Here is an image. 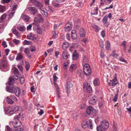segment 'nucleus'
<instances>
[{"label":"nucleus","mask_w":131,"mask_h":131,"mask_svg":"<svg viewBox=\"0 0 131 131\" xmlns=\"http://www.w3.org/2000/svg\"><path fill=\"white\" fill-rule=\"evenodd\" d=\"M27 9L30 11L31 14L34 15L37 12V10L36 7H27Z\"/></svg>","instance_id":"nucleus-16"},{"label":"nucleus","mask_w":131,"mask_h":131,"mask_svg":"<svg viewBox=\"0 0 131 131\" xmlns=\"http://www.w3.org/2000/svg\"><path fill=\"white\" fill-rule=\"evenodd\" d=\"M52 4L55 7H58L60 6V4L58 3H56V2L55 1H53L52 2Z\"/></svg>","instance_id":"nucleus-33"},{"label":"nucleus","mask_w":131,"mask_h":131,"mask_svg":"<svg viewBox=\"0 0 131 131\" xmlns=\"http://www.w3.org/2000/svg\"><path fill=\"white\" fill-rule=\"evenodd\" d=\"M108 82V85L110 86H112V88L114 87L117 84H118V82H115L112 81H110Z\"/></svg>","instance_id":"nucleus-23"},{"label":"nucleus","mask_w":131,"mask_h":131,"mask_svg":"<svg viewBox=\"0 0 131 131\" xmlns=\"http://www.w3.org/2000/svg\"><path fill=\"white\" fill-rule=\"evenodd\" d=\"M25 66L26 70L28 71L30 68L29 64L28 62L26 61L25 62Z\"/></svg>","instance_id":"nucleus-31"},{"label":"nucleus","mask_w":131,"mask_h":131,"mask_svg":"<svg viewBox=\"0 0 131 131\" xmlns=\"http://www.w3.org/2000/svg\"><path fill=\"white\" fill-rule=\"evenodd\" d=\"M13 93H15L16 96L19 97L21 94L20 89L17 86H15L14 90Z\"/></svg>","instance_id":"nucleus-14"},{"label":"nucleus","mask_w":131,"mask_h":131,"mask_svg":"<svg viewBox=\"0 0 131 131\" xmlns=\"http://www.w3.org/2000/svg\"><path fill=\"white\" fill-rule=\"evenodd\" d=\"M7 66V63L5 59H3L0 61V68L5 69Z\"/></svg>","instance_id":"nucleus-10"},{"label":"nucleus","mask_w":131,"mask_h":131,"mask_svg":"<svg viewBox=\"0 0 131 131\" xmlns=\"http://www.w3.org/2000/svg\"><path fill=\"white\" fill-rule=\"evenodd\" d=\"M72 116H73V118L75 119H76L78 116V114L77 113H73Z\"/></svg>","instance_id":"nucleus-56"},{"label":"nucleus","mask_w":131,"mask_h":131,"mask_svg":"<svg viewBox=\"0 0 131 131\" xmlns=\"http://www.w3.org/2000/svg\"><path fill=\"white\" fill-rule=\"evenodd\" d=\"M87 127H90V129H92L93 126L92 124V121L91 120L89 119L87 122Z\"/></svg>","instance_id":"nucleus-25"},{"label":"nucleus","mask_w":131,"mask_h":131,"mask_svg":"<svg viewBox=\"0 0 131 131\" xmlns=\"http://www.w3.org/2000/svg\"><path fill=\"white\" fill-rule=\"evenodd\" d=\"M36 48L35 47H32L30 49V51L31 52H32L36 50Z\"/></svg>","instance_id":"nucleus-64"},{"label":"nucleus","mask_w":131,"mask_h":131,"mask_svg":"<svg viewBox=\"0 0 131 131\" xmlns=\"http://www.w3.org/2000/svg\"><path fill=\"white\" fill-rule=\"evenodd\" d=\"M13 73L15 75V76H17V75L19 74V72L17 69L16 68H15L14 70Z\"/></svg>","instance_id":"nucleus-39"},{"label":"nucleus","mask_w":131,"mask_h":131,"mask_svg":"<svg viewBox=\"0 0 131 131\" xmlns=\"http://www.w3.org/2000/svg\"><path fill=\"white\" fill-rule=\"evenodd\" d=\"M13 42L16 45H17L19 42L20 41L16 39H14L13 40Z\"/></svg>","instance_id":"nucleus-47"},{"label":"nucleus","mask_w":131,"mask_h":131,"mask_svg":"<svg viewBox=\"0 0 131 131\" xmlns=\"http://www.w3.org/2000/svg\"><path fill=\"white\" fill-rule=\"evenodd\" d=\"M40 111L38 112V114L40 115H41L43 113L44 111L42 109L40 110Z\"/></svg>","instance_id":"nucleus-58"},{"label":"nucleus","mask_w":131,"mask_h":131,"mask_svg":"<svg viewBox=\"0 0 131 131\" xmlns=\"http://www.w3.org/2000/svg\"><path fill=\"white\" fill-rule=\"evenodd\" d=\"M14 34L16 36L17 38H19L20 37V34L18 31Z\"/></svg>","instance_id":"nucleus-59"},{"label":"nucleus","mask_w":131,"mask_h":131,"mask_svg":"<svg viewBox=\"0 0 131 131\" xmlns=\"http://www.w3.org/2000/svg\"><path fill=\"white\" fill-rule=\"evenodd\" d=\"M68 65V62H64L63 64V68L65 69H67L68 68L67 66Z\"/></svg>","instance_id":"nucleus-46"},{"label":"nucleus","mask_w":131,"mask_h":131,"mask_svg":"<svg viewBox=\"0 0 131 131\" xmlns=\"http://www.w3.org/2000/svg\"><path fill=\"white\" fill-rule=\"evenodd\" d=\"M17 67L20 71H23V68L21 65H18L17 66Z\"/></svg>","instance_id":"nucleus-60"},{"label":"nucleus","mask_w":131,"mask_h":131,"mask_svg":"<svg viewBox=\"0 0 131 131\" xmlns=\"http://www.w3.org/2000/svg\"><path fill=\"white\" fill-rule=\"evenodd\" d=\"M23 58V56L21 53H19L17 54V55L16 58V59L17 60H20Z\"/></svg>","instance_id":"nucleus-28"},{"label":"nucleus","mask_w":131,"mask_h":131,"mask_svg":"<svg viewBox=\"0 0 131 131\" xmlns=\"http://www.w3.org/2000/svg\"><path fill=\"white\" fill-rule=\"evenodd\" d=\"M27 37L28 39L33 40H35L37 38L36 35L32 33H30L28 34L27 35Z\"/></svg>","instance_id":"nucleus-13"},{"label":"nucleus","mask_w":131,"mask_h":131,"mask_svg":"<svg viewBox=\"0 0 131 131\" xmlns=\"http://www.w3.org/2000/svg\"><path fill=\"white\" fill-rule=\"evenodd\" d=\"M24 79L23 77H21V78H20V82L21 83H23L24 82Z\"/></svg>","instance_id":"nucleus-52"},{"label":"nucleus","mask_w":131,"mask_h":131,"mask_svg":"<svg viewBox=\"0 0 131 131\" xmlns=\"http://www.w3.org/2000/svg\"><path fill=\"white\" fill-rule=\"evenodd\" d=\"M6 129L7 131H12V129L8 125H7L6 127Z\"/></svg>","instance_id":"nucleus-49"},{"label":"nucleus","mask_w":131,"mask_h":131,"mask_svg":"<svg viewBox=\"0 0 131 131\" xmlns=\"http://www.w3.org/2000/svg\"><path fill=\"white\" fill-rule=\"evenodd\" d=\"M79 107L81 109L84 108L85 107V104H81L79 106Z\"/></svg>","instance_id":"nucleus-61"},{"label":"nucleus","mask_w":131,"mask_h":131,"mask_svg":"<svg viewBox=\"0 0 131 131\" xmlns=\"http://www.w3.org/2000/svg\"><path fill=\"white\" fill-rule=\"evenodd\" d=\"M30 49L28 48L25 49L24 52L26 54H28L29 52Z\"/></svg>","instance_id":"nucleus-41"},{"label":"nucleus","mask_w":131,"mask_h":131,"mask_svg":"<svg viewBox=\"0 0 131 131\" xmlns=\"http://www.w3.org/2000/svg\"><path fill=\"white\" fill-rule=\"evenodd\" d=\"M18 79L17 76L10 77L9 78L8 84L9 85H13L15 81Z\"/></svg>","instance_id":"nucleus-8"},{"label":"nucleus","mask_w":131,"mask_h":131,"mask_svg":"<svg viewBox=\"0 0 131 131\" xmlns=\"http://www.w3.org/2000/svg\"><path fill=\"white\" fill-rule=\"evenodd\" d=\"M34 20L36 22L42 23L43 21V19L42 17H35Z\"/></svg>","instance_id":"nucleus-18"},{"label":"nucleus","mask_w":131,"mask_h":131,"mask_svg":"<svg viewBox=\"0 0 131 131\" xmlns=\"http://www.w3.org/2000/svg\"><path fill=\"white\" fill-rule=\"evenodd\" d=\"M117 94H115L114 96V97L113 99V101L114 102L116 101L117 99Z\"/></svg>","instance_id":"nucleus-55"},{"label":"nucleus","mask_w":131,"mask_h":131,"mask_svg":"<svg viewBox=\"0 0 131 131\" xmlns=\"http://www.w3.org/2000/svg\"><path fill=\"white\" fill-rule=\"evenodd\" d=\"M30 1L31 2L35 4V5L36 6L39 7L40 8V12L42 14L46 16L48 15V13L47 12L41 9V7L42 6V5L40 2L36 0H30Z\"/></svg>","instance_id":"nucleus-2"},{"label":"nucleus","mask_w":131,"mask_h":131,"mask_svg":"<svg viewBox=\"0 0 131 131\" xmlns=\"http://www.w3.org/2000/svg\"><path fill=\"white\" fill-rule=\"evenodd\" d=\"M73 86V84L70 82H68L67 83V89L69 90V89L72 87Z\"/></svg>","instance_id":"nucleus-34"},{"label":"nucleus","mask_w":131,"mask_h":131,"mask_svg":"<svg viewBox=\"0 0 131 131\" xmlns=\"http://www.w3.org/2000/svg\"><path fill=\"white\" fill-rule=\"evenodd\" d=\"M6 100L7 103L10 104H12L14 102V101L8 96L6 98Z\"/></svg>","instance_id":"nucleus-24"},{"label":"nucleus","mask_w":131,"mask_h":131,"mask_svg":"<svg viewBox=\"0 0 131 131\" xmlns=\"http://www.w3.org/2000/svg\"><path fill=\"white\" fill-rule=\"evenodd\" d=\"M50 0H45V4L47 6H48L49 5Z\"/></svg>","instance_id":"nucleus-62"},{"label":"nucleus","mask_w":131,"mask_h":131,"mask_svg":"<svg viewBox=\"0 0 131 131\" xmlns=\"http://www.w3.org/2000/svg\"><path fill=\"white\" fill-rule=\"evenodd\" d=\"M9 85V86H8L6 87V90L9 93H13L14 90L15 86L14 85Z\"/></svg>","instance_id":"nucleus-11"},{"label":"nucleus","mask_w":131,"mask_h":131,"mask_svg":"<svg viewBox=\"0 0 131 131\" xmlns=\"http://www.w3.org/2000/svg\"><path fill=\"white\" fill-rule=\"evenodd\" d=\"M18 108V106H15L12 107V109L14 111V112H15L16 111H17Z\"/></svg>","instance_id":"nucleus-44"},{"label":"nucleus","mask_w":131,"mask_h":131,"mask_svg":"<svg viewBox=\"0 0 131 131\" xmlns=\"http://www.w3.org/2000/svg\"><path fill=\"white\" fill-rule=\"evenodd\" d=\"M73 60H77L78 58V55L77 53L76 50H75L72 55Z\"/></svg>","instance_id":"nucleus-22"},{"label":"nucleus","mask_w":131,"mask_h":131,"mask_svg":"<svg viewBox=\"0 0 131 131\" xmlns=\"http://www.w3.org/2000/svg\"><path fill=\"white\" fill-rule=\"evenodd\" d=\"M72 24L71 22H69L66 23L65 25V30L66 31H69L72 29Z\"/></svg>","instance_id":"nucleus-9"},{"label":"nucleus","mask_w":131,"mask_h":131,"mask_svg":"<svg viewBox=\"0 0 131 131\" xmlns=\"http://www.w3.org/2000/svg\"><path fill=\"white\" fill-rule=\"evenodd\" d=\"M97 100L96 97L94 96H91L89 98V103L91 105L95 104L96 103Z\"/></svg>","instance_id":"nucleus-7"},{"label":"nucleus","mask_w":131,"mask_h":131,"mask_svg":"<svg viewBox=\"0 0 131 131\" xmlns=\"http://www.w3.org/2000/svg\"><path fill=\"white\" fill-rule=\"evenodd\" d=\"M71 37L72 39H75L77 36V34L75 30H73L71 31Z\"/></svg>","instance_id":"nucleus-20"},{"label":"nucleus","mask_w":131,"mask_h":131,"mask_svg":"<svg viewBox=\"0 0 131 131\" xmlns=\"http://www.w3.org/2000/svg\"><path fill=\"white\" fill-rule=\"evenodd\" d=\"M63 58L64 59H67L69 57V54L67 51H64L62 53Z\"/></svg>","instance_id":"nucleus-17"},{"label":"nucleus","mask_w":131,"mask_h":131,"mask_svg":"<svg viewBox=\"0 0 131 131\" xmlns=\"http://www.w3.org/2000/svg\"><path fill=\"white\" fill-rule=\"evenodd\" d=\"M32 26H33L34 29H37V28H38L39 27V25L35 21H34V22L32 23L31 24Z\"/></svg>","instance_id":"nucleus-29"},{"label":"nucleus","mask_w":131,"mask_h":131,"mask_svg":"<svg viewBox=\"0 0 131 131\" xmlns=\"http://www.w3.org/2000/svg\"><path fill=\"white\" fill-rule=\"evenodd\" d=\"M31 43L32 42L31 41H29L26 40H25L24 41L23 44L24 45H31Z\"/></svg>","instance_id":"nucleus-38"},{"label":"nucleus","mask_w":131,"mask_h":131,"mask_svg":"<svg viewBox=\"0 0 131 131\" xmlns=\"http://www.w3.org/2000/svg\"><path fill=\"white\" fill-rule=\"evenodd\" d=\"M5 6H3L0 5V12L3 13L5 10Z\"/></svg>","instance_id":"nucleus-36"},{"label":"nucleus","mask_w":131,"mask_h":131,"mask_svg":"<svg viewBox=\"0 0 131 131\" xmlns=\"http://www.w3.org/2000/svg\"><path fill=\"white\" fill-rule=\"evenodd\" d=\"M6 17H0V23H1L5 21V19Z\"/></svg>","instance_id":"nucleus-51"},{"label":"nucleus","mask_w":131,"mask_h":131,"mask_svg":"<svg viewBox=\"0 0 131 131\" xmlns=\"http://www.w3.org/2000/svg\"><path fill=\"white\" fill-rule=\"evenodd\" d=\"M82 126L84 128H86L87 127V122H83L82 124Z\"/></svg>","instance_id":"nucleus-40"},{"label":"nucleus","mask_w":131,"mask_h":131,"mask_svg":"<svg viewBox=\"0 0 131 131\" xmlns=\"http://www.w3.org/2000/svg\"><path fill=\"white\" fill-rule=\"evenodd\" d=\"M79 33L81 37H83L85 36V32L83 28H82L80 29L79 31Z\"/></svg>","instance_id":"nucleus-19"},{"label":"nucleus","mask_w":131,"mask_h":131,"mask_svg":"<svg viewBox=\"0 0 131 131\" xmlns=\"http://www.w3.org/2000/svg\"><path fill=\"white\" fill-rule=\"evenodd\" d=\"M106 48L107 50H109L110 48V45L109 42L107 41L106 42Z\"/></svg>","instance_id":"nucleus-35"},{"label":"nucleus","mask_w":131,"mask_h":131,"mask_svg":"<svg viewBox=\"0 0 131 131\" xmlns=\"http://www.w3.org/2000/svg\"><path fill=\"white\" fill-rule=\"evenodd\" d=\"M22 19L25 21H28L29 19V17H22Z\"/></svg>","instance_id":"nucleus-48"},{"label":"nucleus","mask_w":131,"mask_h":131,"mask_svg":"<svg viewBox=\"0 0 131 131\" xmlns=\"http://www.w3.org/2000/svg\"><path fill=\"white\" fill-rule=\"evenodd\" d=\"M77 68L76 65L75 64H72L70 67L69 70L70 72H72Z\"/></svg>","instance_id":"nucleus-21"},{"label":"nucleus","mask_w":131,"mask_h":131,"mask_svg":"<svg viewBox=\"0 0 131 131\" xmlns=\"http://www.w3.org/2000/svg\"><path fill=\"white\" fill-rule=\"evenodd\" d=\"M83 89L85 91L89 93L91 92L92 91V88L90 85L88 83H85L83 84Z\"/></svg>","instance_id":"nucleus-5"},{"label":"nucleus","mask_w":131,"mask_h":131,"mask_svg":"<svg viewBox=\"0 0 131 131\" xmlns=\"http://www.w3.org/2000/svg\"><path fill=\"white\" fill-rule=\"evenodd\" d=\"M107 17H104L103 18V23L104 24H106L107 23Z\"/></svg>","instance_id":"nucleus-53"},{"label":"nucleus","mask_w":131,"mask_h":131,"mask_svg":"<svg viewBox=\"0 0 131 131\" xmlns=\"http://www.w3.org/2000/svg\"><path fill=\"white\" fill-rule=\"evenodd\" d=\"M112 56L113 57L115 58H117L118 56V55L116 54L115 51H113L112 53L110 55V56Z\"/></svg>","instance_id":"nucleus-32"},{"label":"nucleus","mask_w":131,"mask_h":131,"mask_svg":"<svg viewBox=\"0 0 131 131\" xmlns=\"http://www.w3.org/2000/svg\"><path fill=\"white\" fill-rule=\"evenodd\" d=\"M32 26L31 24L29 25L27 27V30H31Z\"/></svg>","instance_id":"nucleus-63"},{"label":"nucleus","mask_w":131,"mask_h":131,"mask_svg":"<svg viewBox=\"0 0 131 131\" xmlns=\"http://www.w3.org/2000/svg\"><path fill=\"white\" fill-rule=\"evenodd\" d=\"M20 114V113L18 115L15 116L13 120L11 122L13 125L15 127H19L21 125V122L19 119V116Z\"/></svg>","instance_id":"nucleus-3"},{"label":"nucleus","mask_w":131,"mask_h":131,"mask_svg":"<svg viewBox=\"0 0 131 131\" xmlns=\"http://www.w3.org/2000/svg\"><path fill=\"white\" fill-rule=\"evenodd\" d=\"M126 42L125 41H124L121 44V45H123V50L124 52H126Z\"/></svg>","instance_id":"nucleus-30"},{"label":"nucleus","mask_w":131,"mask_h":131,"mask_svg":"<svg viewBox=\"0 0 131 131\" xmlns=\"http://www.w3.org/2000/svg\"><path fill=\"white\" fill-rule=\"evenodd\" d=\"M119 59L120 61L124 62L126 63H127V62L124 59V58H123L122 56H121V57H120L119 58Z\"/></svg>","instance_id":"nucleus-43"},{"label":"nucleus","mask_w":131,"mask_h":131,"mask_svg":"<svg viewBox=\"0 0 131 131\" xmlns=\"http://www.w3.org/2000/svg\"><path fill=\"white\" fill-rule=\"evenodd\" d=\"M109 126L108 122L105 121L103 122L102 124L97 127V131H105L108 128Z\"/></svg>","instance_id":"nucleus-1"},{"label":"nucleus","mask_w":131,"mask_h":131,"mask_svg":"<svg viewBox=\"0 0 131 131\" xmlns=\"http://www.w3.org/2000/svg\"><path fill=\"white\" fill-rule=\"evenodd\" d=\"M95 111L94 108L90 106L86 108V113L88 115H90V114H93Z\"/></svg>","instance_id":"nucleus-15"},{"label":"nucleus","mask_w":131,"mask_h":131,"mask_svg":"<svg viewBox=\"0 0 131 131\" xmlns=\"http://www.w3.org/2000/svg\"><path fill=\"white\" fill-rule=\"evenodd\" d=\"M54 84V85L55 87L56 88V91L57 90H59V87L58 85L56 83H53Z\"/></svg>","instance_id":"nucleus-57"},{"label":"nucleus","mask_w":131,"mask_h":131,"mask_svg":"<svg viewBox=\"0 0 131 131\" xmlns=\"http://www.w3.org/2000/svg\"><path fill=\"white\" fill-rule=\"evenodd\" d=\"M53 83H56L58 79L57 77L56 76L55 73H54L53 76Z\"/></svg>","instance_id":"nucleus-37"},{"label":"nucleus","mask_w":131,"mask_h":131,"mask_svg":"<svg viewBox=\"0 0 131 131\" xmlns=\"http://www.w3.org/2000/svg\"><path fill=\"white\" fill-rule=\"evenodd\" d=\"M113 126L114 130L116 131L117 128L118 126L115 123L113 122Z\"/></svg>","instance_id":"nucleus-54"},{"label":"nucleus","mask_w":131,"mask_h":131,"mask_svg":"<svg viewBox=\"0 0 131 131\" xmlns=\"http://www.w3.org/2000/svg\"><path fill=\"white\" fill-rule=\"evenodd\" d=\"M17 7V5L14 3L13 6L12 10H9L8 12V15L9 16H13L14 15L15 12L14 11L16 10Z\"/></svg>","instance_id":"nucleus-6"},{"label":"nucleus","mask_w":131,"mask_h":131,"mask_svg":"<svg viewBox=\"0 0 131 131\" xmlns=\"http://www.w3.org/2000/svg\"><path fill=\"white\" fill-rule=\"evenodd\" d=\"M8 97H9L11 99H12L15 101H17L16 98L13 95H10Z\"/></svg>","instance_id":"nucleus-45"},{"label":"nucleus","mask_w":131,"mask_h":131,"mask_svg":"<svg viewBox=\"0 0 131 131\" xmlns=\"http://www.w3.org/2000/svg\"><path fill=\"white\" fill-rule=\"evenodd\" d=\"M52 34L53 38H56L58 37V35L56 34L55 31H53L52 32Z\"/></svg>","instance_id":"nucleus-50"},{"label":"nucleus","mask_w":131,"mask_h":131,"mask_svg":"<svg viewBox=\"0 0 131 131\" xmlns=\"http://www.w3.org/2000/svg\"><path fill=\"white\" fill-rule=\"evenodd\" d=\"M36 29L37 30V32L38 34H42V31L40 28L38 27V28H37Z\"/></svg>","instance_id":"nucleus-42"},{"label":"nucleus","mask_w":131,"mask_h":131,"mask_svg":"<svg viewBox=\"0 0 131 131\" xmlns=\"http://www.w3.org/2000/svg\"><path fill=\"white\" fill-rule=\"evenodd\" d=\"M93 84L95 85H99L100 84V81L99 80L97 79H95L93 81Z\"/></svg>","instance_id":"nucleus-27"},{"label":"nucleus","mask_w":131,"mask_h":131,"mask_svg":"<svg viewBox=\"0 0 131 131\" xmlns=\"http://www.w3.org/2000/svg\"><path fill=\"white\" fill-rule=\"evenodd\" d=\"M83 71L84 74L87 76H89L91 74L92 70L88 64H85L84 65Z\"/></svg>","instance_id":"nucleus-4"},{"label":"nucleus","mask_w":131,"mask_h":131,"mask_svg":"<svg viewBox=\"0 0 131 131\" xmlns=\"http://www.w3.org/2000/svg\"><path fill=\"white\" fill-rule=\"evenodd\" d=\"M17 28L19 31L22 32L25 31L26 30V28L24 26L19 24L17 25Z\"/></svg>","instance_id":"nucleus-12"},{"label":"nucleus","mask_w":131,"mask_h":131,"mask_svg":"<svg viewBox=\"0 0 131 131\" xmlns=\"http://www.w3.org/2000/svg\"><path fill=\"white\" fill-rule=\"evenodd\" d=\"M69 43L67 42H65L62 45V48L64 49H66L69 46Z\"/></svg>","instance_id":"nucleus-26"}]
</instances>
